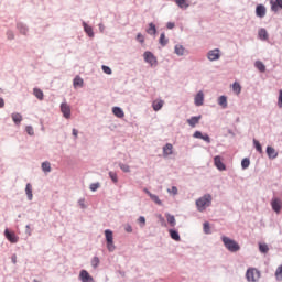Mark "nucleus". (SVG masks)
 Instances as JSON below:
<instances>
[{"label":"nucleus","instance_id":"f257e3e1","mask_svg":"<svg viewBox=\"0 0 282 282\" xmlns=\"http://www.w3.org/2000/svg\"><path fill=\"white\" fill-rule=\"evenodd\" d=\"M212 203L213 196H210V194H206L196 200V206L199 213H204V210H206V208H208V206H210Z\"/></svg>","mask_w":282,"mask_h":282},{"label":"nucleus","instance_id":"f03ea898","mask_svg":"<svg viewBox=\"0 0 282 282\" xmlns=\"http://www.w3.org/2000/svg\"><path fill=\"white\" fill-rule=\"evenodd\" d=\"M223 243L225 246V248H227V250H229V252H239V250H241V247L239 246V243L226 236H223Z\"/></svg>","mask_w":282,"mask_h":282},{"label":"nucleus","instance_id":"7ed1b4c3","mask_svg":"<svg viewBox=\"0 0 282 282\" xmlns=\"http://www.w3.org/2000/svg\"><path fill=\"white\" fill-rule=\"evenodd\" d=\"M246 279L248 282H257L261 279V272L254 268H249L246 272Z\"/></svg>","mask_w":282,"mask_h":282},{"label":"nucleus","instance_id":"20e7f679","mask_svg":"<svg viewBox=\"0 0 282 282\" xmlns=\"http://www.w3.org/2000/svg\"><path fill=\"white\" fill-rule=\"evenodd\" d=\"M105 237L107 241V249L109 250V252H113V250H116V245H113V231H111L110 229H106Z\"/></svg>","mask_w":282,"mask_h":282},{"label":"nucleus","instance_id":"39448f33","mask_svg":"<svg viewBox=\"0 0 282 282\" xmlns=\"http://www.w3.org/2000/svg\"><path fill=\"white\" fill-rule=\"evenodd\" d=\"M143 58L145 61V63H149V65H151V67L158 65V57H155V55H153V53L147 51L143 54Z\"/></svg>","mask_w":282,"mask_h":282},{"label":"nucleus","instance_id":"423d86ee","mask_svg":"<svg viewBox=\"0 0 282 282\" xmlns=\"http://www.w3.org/2000/svg\"><path fill=\"white\" fill-rule=\"evenodd\" d=\"M61 111H62L64 118H66L67 120H69V118H72V107H69V105H67L65 102L62 104Z\"/></svg>","mask_w":282,"mask_h":282},{"label":"nucleus","instance_id":"0eeeda50","mask_svg":"<svg viewBox=\"0 0 282 282\" xmlns=\"http://www.w3.org/2000/svg\"><path fill=\"white\" fill-rule=\"evenodd\" d=\"M271 206H272V210H274V213H276L278 215H279V213H281L282 202L280 200V198H273L271 200Z\"/></svg>","mask_w":282,"mask_h":282},{"label":"nucleus","instance_id":"6e6552de","mask_svg":"<svg viewBox=\"0 0 282 282\" xmlns=\"http://www.w3.org/2000/svg\"><path fill=\"white\" fill-rule=\"evenodd\" d=\"M4 237L10 241V243H17L19 241L17 234L10 232L8 229L4 230Z\"/></svg>","mask_w":282,"mask_h":282},{"label":"nucleus","instance_id":"1a4fd4ad","mask_svg":"<svg viewBox=\"0 0 282 282\" xmlns=\"http://www.w3.org/2000/svg\"><path fill=\"white\" fill-rule=\"evenodd\" d=\"M79 279L82 282H94V278L87 272V270H82L79 273Z\"/></svg>","mask_w":282,"mask_h":282},{"label":"nucleus","instance_id":"9d476101","mask_svg":"<svg viewBox=\"0 0 282 282\" xmlns=\"http://www.w3.org/2000/svg\"><path fill=\"white\" fill-rule=\"evenodd\" d=\"M214 164L218 171H226V164L221 161V156L217 155L214 158Z\"/></svg>","mask_w":282,"mask_h":282},{"label":"nucleus","instance_id":"9b49d317","mask_svg":"<svg viewBox=\"0 0 282 282\" xmlns=\"http://www.w3.org/2000/svg\"><path fill=\"white\" fill-rule=\"evenodd\" d=\"M272 12H279V8L282 10V0H270Z\"/></svg>","mask_w":282,"mask_h":282},{"label":"nucleus","instance_id":"f8f14e48","mask_svg":"<svg viewBox=\"0 0 282 282\" xmlns=\"http://www.w3.org/2000/svg\"><path fill=\"white\" fill-rule=\"evenodd\" d=\"M194 102H195L196 107H202V105H204V93L203 91L197 93V95L194 98Z\"/></svg>","mask_w":282,"mask_h":282},{"label":"nucleus","instance_id":"ddd939ff","mask_svg":"<svg viewBox=\"0 0 282 282\" xmlns=\"http://www.w3.org/2000/svg\"><path fill=\"white\" fill-rule=\"evenodd\" d=\"M267 154L270 160H275V158H279V152L272 147H267Z\"/></svg>","mask_w":282,"mask_h":282},{"label":"nucleus","instance_id":"4468645a","mask_svg":"<svg viewBox=\"0 0 282 282\" xmlns=\"http://www.w3.org/2000/svg\"><path fill=\"white\" fill-rule=\"evenodd\" d=\"M256 14L257 17H259L260 19H263V17H265V6L263 4H259L256 8Z\"/></svg>","mask_w":282,"mask_h":282},{"label":"nucleus","instance_id":"2eb2a0df","mask_svg":"<svg viewBox=\"0 0 282 282\" xmlns=\"http://www.w3.org/2000/svg\"><path fill=\"white\" fill-rule=\"evenodd\" d=\"M176 6L182 10H186L191 7V2L188 0H175Z\"/></svg>","mask_w":282,"mask_h":282},{"label":"nucleus","instance_id":"dca6fc26","mask_svg":"<svg viewBox=\"0 0 282 282\" xmlns=\"http://www.w3.org/2000/svg\"><path fill=\"white\" fill-rule=\"evenodd\" d=\"M169 155H173V144H171V143H167L163 148V156L169 158Z\"/></svg>","mask_w":282,"mask_h":282},{"label":"nucleus","instance_id":"f3484780","mask_svg":"<svg viewBox=\"0 0 282 282\" xmlns=\"http://www.w3.org/2000/svg\"><path fill=\"white\" fill-rule=\"evenodd\" d=\"M219 50H213L208 52V58L209 61H219Z\"/></svg>","mask_w":282,"mask_h":282},{"label":"nucleus","instance_id":"a211bd4d","mask_svg":"<svg viewBox=\"0 0 282 282\" xmlns=\"http://www.w3.org/2000/svg\"><path fill=\"white\" fill-rule=\"evenodd\" d=\"M162 107H164V100L162 99H156L152 102V108L155 110V111H160V109H162Z\"/></svg>","mask_w":282,"mask_h":282},{"label":"nucleus","instance_id":"6ab92c4d","mask_svg":"<svg viewBox=\"0 0 282 282\" xmlns=\"http://www.w3.org/2000/svg\"><path fill=\"white\" fill-rule=\"evenodd\" d=\"M112 113L116 116V118H124V111L120 107H113Z\"/></svg>","mask_w":282,"mask_h":282},{"label":"nucleus","instance_id":"aec40b11","mask_svg":"<svg viewBox=\"0 0 282 282\" xmlns=\"http://www.w3.org/2000/svg\"><path fill=\"white\" fill-rule=\"evenodd\" d=\"M11 118H12V120H13V122H14L15 124H21V122H22V120H23V116H21V113H19V112L12 113V115H11Z\"/></svg>","mask_w":282,"mask_h":282},{"label":"nucleus","instance_id":"412c9836","mask_svg":"<svg viewBox=\"0 0 282 282\" xmlns=\"http://www.w3.org/2000/svg\"><path fill=\"white\" fill-rule=\"evenodd\" d=\"M199 120H202V116L192 117L191 119H187V123L189 124V127H195L199 124Z\"/></svg>","mask_w":282,"mask_h":282},{"label":"nucleus","instance_id":"4be33fe9","mask_svg":"<svg viewBox=\"0 0 282 282\" xmlns=\"http://www.w3.org/2000/svg\"><path fill=\"white\" fill-rule=\"evenodd\" d=\"M258 36L261 41H268L269 39L268 31L265 29H260L258 32Z\"/></svg>","mask_w":282,"mask_h":282},{"label":"nucleus","instance_id":"5701e85b","mask_svg":"<svg viewBox=\"0 0 282 282\" xmlns=\"http://www.w3.org/2000/svg\"><path fill=\"white\" fill-rule=\"evenodd\" d=\"M84 30L86 32V34H88V36L90 39H94V29L91 26H89L87 23H83Z\"/></svg>","mask_w":282,"mask_h":282},{"label":"nucleus","instance_id":"b1692460","mask_svg":"<svg viewBox=\"0 0 282 282\" xmlns=\"http://www.w3.org/2000/svg\"><path fill=\"white\" fill-rule=\"evenodd\" d=\"M218 105L223 107V109H226V107H228V98L226 96H220L218 98Z\"/></svg>","mask_w":282,"mask_h":282},{"label":"nucleus","instance_id":"393cba45","mask_svg":"<svg viewBox=\"0 0 282 282\" xmlns=\"http://www.w3.org/2000/svg\"><path fill=\"white\" fill-rule=\"evenodd\" d=\"M84 83L85 82L83 80V78H80V76H76L73 80V85H74L75 89L78 87H83Z\"/></svg>","mask_w":282,"mask_h":282},{"label":"nucleus","instance_id":"a878e982","mask_svg":"<svg viewBox=\"0 0 282 282\" xmlns=\"http://www.w3.org/2000/svg\"><path fill=\"white\" fill-rule=\"evenodd\" d=\"M232 91L236 96H239V94H241V84H239V82H235L232 84Z\"/></svg>","mask_w":282,"mask_h":282},{"label":"nucleus","instance_id":"bb28decb","mask_svg":"<svg viewBox=\"0 0 282 282\" xmlns=\"http://www.w3.org/2000/svg\"><path fill=\"white\" fill-rule=\"evenodd\" d=\"M33 94H34L35 98H37V100H43V98H44L43 90H41L40 88H34Z\"/></svg>","mask_w":282,"mask_h":282},{"label":"nucleus","instance_id":"cd10ccee","mask_svg":"<svg viewBox=\"0 0 282 282\" xmlns=\"http://www.w3.org/2000/svg\"><path fill=\"white\" fill-rule=\"evenodd\" d=\"M25 193H26L28 199L30 202H32V197H33V195H32V184H30V183L26 184Z\"/></svg>","mask_w":282,"mask_h":282},{"label":"nucleus","instance_id":"c85d7f7f","mask_svg":"<svg viewBox=\"0 0 282 282\" xmlns=\"http://www.w3.org/2000/svg\"><path fill=\"white\" fill-rule=\"evenodd\" d=\"M169 232L171 239H173L174 241H180V234L176 230L170 229Z\"/></svg>","mask_w":282,"mask_h":282},{"label":"nucleus","instance_id":"c756f323","mask_svg":"<svg viewBox=\"0 0 282 282\" xmlns=\"http://www.w3.org/2000/svg\"><path fill=\"white\" fill-rule=\"evenodd\" d=\"M147 32L150 34V35H155L158 33V29L155 28V24L153 23H150L149 24V28L147 30Z\"/></svg>","mask_w":282,"mask_h":282},{"label":"nucleus","instance_id":"7c9ffc66","mask_svg":"<svg viewBox=\"0 0 282 282\" xmlns=\"http://www.w3.org/2000/svg\"><path fill=\"white\" fill-rule=\"evenodd\" d=\"M186 50L184 48V46H182V45H180V44H177L176 46H175V54H177V56H184V52H185Z\"/></svg>","mask_w":282,"mask_h":282},{"label":"nucleus","instance_id":"2f4dec72","mask_svg":"<svg viewBox=\"0 0 282 282\" xmlns=\"http://www.w3.org/2000/svg\"><path fill=\"white\" fill-rule=\"evenodd\" d=\"M254 67H257L262 74L265 72V64L261 61H257L254 63Z\"/></svg>","mask_w":282,"mask_h":282},{"label":"nucleus","instance_id":"473e14b6","mask_svg":"<svg viewBox=\"0 0 282 282\" xmlns=\"http://www.w3.org/2000/svg\"><path fill=\"white\" fill-rule=\"evenodd\" d=\"M166 219H167V224H170V226L175 227V216L171 215V214H166Z\"/></svg>","mask_w":282,"mask_h":282},{"label":"nucleus","instance_id":"72a5a7b5","mask_svg":"<svg viewBox=\"0 0 282 282\" xmlns=\"http://www.w3.org/2000/svg\"><path fill=\"white\" fill-rule=\"evenodd\" d=\"M42 170L44 171V173H50L52 171V165L50 164V162H43Z\"/></svg>","mask_w":282,"mask_h":282},{"label":"nucleus","instance_id":"f704fd0d","mask_svg":"<svg viewBox=\"0 0 282 282\" xmlns=\"http://www.w3.org/2000/svg\"><path fill=\"white\" fill-rule=\"evenodd\" d=\"M150 199H152L154 204H158V206H162V200L160 199V197H158V195L150 194Z\"/></svg>","mask_w":282,"mask_h":282},{"label":"nucleus","instance_id":"c9c22d12","mask_svg":"<svg viewBox=\"0 0 282 282\" xmlns=\"http://www.w3.org/2000/svg\"><path fill=\"white\" fill-rule=\"evenodd\" d=\"M160 45L163 47L169 43V40L166 39V35L164 33L161 34L160 40H159Z\"/></svg>","mask_w":282,"mask_h":282},{"label":"nucleus","instance_id":"e433bc0d","mask_svg":"<svg viewBox=\"0 0 282 282\" xmlns=\"http://www.w3.org/2000/svg\"><path fill=\"white\" fill-rule=\"evenodd\" d=\"M253 144L258 153H263V148L261 147V143L257 139H253Z\"/></svg>","mask_w":282,"mask_h":282},{"label":"nucleus","instance_id":"4c0bfd02","mask_svg":"<svg viewBox=\"0 0 282 282\" xmlns=\"http://www.w3.org/2000/svg\"><path fill=\"white\" fill-rule=\"evenodd\" d=\"M119 167L121 171H123V173H131V167L124 163H119Z\"/></svg>","mask_w":282,"mask_h":282},{"label":"nucleus","instance_id":"58836bf2","mask_svg":"<svg viewBox=\"0 0 282 282\" xmlns=\"http://www.w3.org/2000/svg\"><path fill=\"white\" fill-rule=\"evenodd\" d=\"M275 278L278 281H282V264L276 269Z\"/></svg>","mask_w":282,"mask_h":282},{"label":"nucleus","instance_id":"ea45409f","mask_svg":"<svg viewBox=\"0 0 282 282\" xmlns=\"http://www.w3.org/2000/svg\"><path fill=\"white\" fill-rule=\"evenodd\" d=\"M109 177L115 184H118V174L115 172H109Z\"/></svg>","mask_w":282,"mask_h":282},{"label":"nucleus","instance_id":"a19ab883","mask_svg":"<svg viewBox=\"0 0 282 282\" xmlns=\"http://www.w3.org/2000/svg\"><path fill=\"white\" fill-rule=\"evenodd\" d=\"M259 250H260V252H263L265 254V252H268V250H270V248L265 243H260Z\"/></svg>","mask_w":282,"mask_h":282},{"label":"nucleus","instance_id":"79ce46f5","mask_svg":"<svg viewBox=\"0 0 282 282\" xmlns=\"http://www.w3.org/2000/svg\"><path fill=\"white\" fill-rule=\"evenodd\" d=\"M18 30L21 34H28V28L23 24H18Z\"/></svg>","mask_w":282,"mask_h":282},{"label":"nucleus","instance_id":"37998d69","mask_svg":"<svg viewBox=\"0 0 282 282\" xmlns=\"http://www.w3.org/2000/svg\"><path fill=\"white\" fill-rule=\"evenodd\" d=\"M91 265L94 268H97L98 265H100V259L98 257H94L91 260Z\"/></svg>","mask_w":282,"mask_h":282},{"label":"nucleus","instance_id":"c03bdc74","mask_svg":"<svg viewBox=\"0 0 282 282\" xmlns=\"http://www.w3.org/2000/svg\"><path fill=\"white\" fill-rule=\"evenodd\" d=\"M241 166H242V169H248V166H250V159H243L242 161H241Z\"/></svg>","mask_w":282,"mask_h":282},{"label":"nucleus","instance_id":"a18cd8bd","mask_svg":"<svg viewBox=\"0 0 282 282\" xmlns=\"http://www.w3.org/2000/svg\"><path fill=\"white\" fill-rule=\"evenodd\" d=\"M90 191H93V193L94 192H96L97 189H99L100 188V183H93V184H90Z\"/></svg>","mask_w":282,"mask_h":282},{"label":"nucleus","instance_id":"49530a36","mask_svg":"<svg viewBox=\"0 0 282 282\" xmlns=\"http://www.w3.org/2000/svg\"><path fill=\"white\" fill-rule=\"evenodd\" d=\"M204 232L210 235V224L204 223Z\"/></svg>","mask_w":282,"mask_h":282},{"label":"nucleus","instance_id":"de8ad7c7","mask_svg":"<svg viewBox=\"0 0 282 282\" xmlns=\"http://www.w3.org/2000/svg\"><path fill=\"white\" fill-rule=\"evenodd\" d=\"M278 107H279L280 109H282V90L279 91Z\"/></svg>","mask_w":282,"mask_h":282},{"label":"nucleus","instance_id":"09e8293b","mask_svg":"<svg viewBox=\"0 0 282 282\" xmlns=\"http://www.w3.org/2000/svg\"><path fill=\"white\" fill-rule=\"evenodd\" d=\"M26 133H29V135H34V128H32V126H28Z\"/></svg>","mask_w":282,"mask_h":282},{"label":"nucleus","instance_id":"8fccbe9b","mask_svg":"<svg viewBox=\"0 0 282 282\" xmlns=\"http://www.w3.org/2000/svg\"><path fill=\"white\" fill-rule=\"evenodd\" d=\"M200 140H204V142H207L208 144H210V137L208 134H203Z\"/></svg>","mask_w":282,"mask_h":282},{"label":"nucleus","instance_id":"3c124183","mask_svg":"<svg viewBox=\"0 0 282 282\" xmlns=\"http://www.w3.org/2000/svg\"><path fill=\"white\" fill-rule=\"evenodd\" d=\"M102 72L105 73V74H108V75H111V69L109 68V66H102Z\"/></svg>","mask_w":282,"mask_h":282},{"label":"nucleus","instance_id":"603ef678","mask_svg":"<svg viewBox=\"0 0 282 282\" xmlns=\"http://www.w3.org/2000/svg\"><path fill=\"white\" fill-rule=\"evenodd\" d=\"M203 135H204V134H202L200 131H196V132L193 134V138H196V139L202 140Z\"/></svg>","mask_w":282,"mask_h":282},{"label":"nucleus","instance_id":"864d4df0","mask_svg":"<svg viewBox=\"0 0 282 282\" xmlns=\"http://www.w3.org/2000/svg\"><path fill=\"white\" fill-rule=\"evenodd\" d=\"M167 193H172V195H177V187L176 186H172L171 189H167Z\"/></svg>","mask_w":282,"mask_h":282},{"label":"nucleus","instance_id":"5fc2aeb1","mask_svg":"<svg viewBox=\"0 0 282 282\" xmlns=\"http://www.w3.org/2000/svg\"><path fill=\"white\" fill-rule=\"evenodd\" d=\"M137 41H139V43H144V35H142L141 33H139L137 35Z\"/></svg>","mask_w":282,"mask_h":282},{"label":"nucleus","instance_id":"6e6d98bb","mask_svg":"<svg viewBox=\"0 0 282 282\" xmlns=\"http://www.w3.org/2000/svg\"><path fill=\"white\" fill-rule=\"evenodd\" d=\"M138 221L139 224H142V226H144V224H147V218H144V216H140Z\"/></svg>","mask_w":282,"mask_h":282},{"label":"nucleus","instance_id":"4d7b16f0","mask_svg":"<svg viewBox=\"0 0 282 282\" xmlns=\"http://www.w3.org/2000/svg\"><path fill=\"white\" fill-rule=\"evenodd\" d=\"M7 35H8V39H9L10 41H12V39H14V32H12V31H8V32H7Z\"/></svg>","mask_w":282,"mask_h":282},{"label":"nucleus","instance_id":"13d9d810","mask_svg":"<svg viewBox=\"0 0 282 282\" xmlns=\"http://www.w3.org/2000/svg\"><path fill=\"white\" fill-rule=\"evenodd\" d=\"M166 28H167V30H173V28H175V23L169 22V23L166 24Z\"/></svg>","mask_w":282,"mask_h":282},{"label":"nucleus","instance_id":"bf43d9fd","mask_svg":"<svg viewBox=\"0 0 282 282\" xmlns=\"http://www.w3.org/2000/svg\"><path fill=\"white\" fill-rule=\"evenodd\" d=\"M6 107V101L0 97V109Z\"/></svg>","mask_w":282,"mask_h":282},{"label":"nucleus","instance_id":"052dcab7","mask_svg":"<svg viewBox=\"0 0 282 282\" xmlns=\"http://www.w3.org/2000/svg\"><path fill=\"white\" fill-rule=\"evenodd\" d=\"M126 231H127V232H133V228H132L130 225H128V226L126 227Z\"/></svg>","mask_w":282,"mask_h":282},{"label":"nucleus","instance_id":"680f3d73","mask_svg":"<svg viewBox=\"0 0 282 282\" xmlns=\"http://www.w3.org/2000/svg\"><path fill=\"white\" fill-rule=\"evenodd\" d=\"M73 135H74L75 138H78V130L73 129Z\"/></svg>","mask_w":282,"mask_h":282},{"label":"nucleus","instance_id":"e2e57ef3","mask_svg":"<svg viewBox=\"0 0 282 282\" xmlns=\"http://www.w3.org/2000/svg\"><path fill=\"white\" fill-rule=\"evenodd\" d=\"M144 193H147V195H149V197H151V195H153L152 193L149 192V189H144Z\"/></svg>","mask_w":282,"mask_h":282},{"label":"nucleus","instance_id":"0e129e2a","mask_svg":"<svg viewBox=\"0 0 282 282\" xmlns=\"http://www.w3.org/2000/svg\"><path fill=\"white\" fill-rule=\"evenodd\" d=\"M12 261H13V263H17V256L12 257Z\"/></svg>","mask_w":282,"mask_h":282}]
</instances>
